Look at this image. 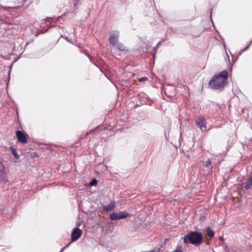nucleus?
<instances>
[{"mask_svg":"<svg viewBox=\"0 0 252 252\" xmlns=\"http://www.w3.org/2000/svg\"><path fill=\"white\" fill-rule=\"evenodd\" d=\"M64 38L66 40H67L68 41H69V42H72L71 41V40H70V39H68V38L67 37L65 36V37H64Z\"/></svg>","mask_w":252,"mask_h":252,"instance_id":"obj_17","label":"nucleus"},{"mask_svg":"<svg viewBox=\"0 0 252 252\" xmlns=\"http://www.w3.org/2000/svg\"><path fill=\"white\" fill-rule=\"evenodd\" d=\"M119 214L116 213H113L110 216V218L112 220H119Z\"/></svg>","mask_w":252,"mask_h":252,"instance_id":"obj_10","label":"nucleus"},{"mask_svg":"<svg viewBox=\"0 0 252 252\" xmlns=\"http://www.w3.org/2000/svg\"><path fill=\"white\" fill-rule=\"evenodd\" d=\"M248 47H249V46L247 47L246 48V49H245L244 50H246V49H248Z\"/></svg>","mask_w":252,"mask_h":252,"instance_id":"obj_20","label":"nucleus"},{"mask_svg":"<svg viewBox=\"0 0 252 252\" xmlns=\"http://www.w3.org/2000/svg\"><path fill=\"white\" fill-rule=\"evenodd\" d=\"M206 233L207 235L210 238H212L214 236V231L211 229L210 227H208L206 229Z\"/></svg>","mask_w":252,"mask_h":252,"instance_id":"obj_9","label":"nucleus"},{"mask_svg":"<svg viewBox=\"0 0 252 252\" xmlns=\"http://www.w3.org/2000/svg\"><path fill=\"white\" fill-rule=\"evenodd\" d=\"M119 36V32L118 31H114L110 33L109 37V40L110 43L113 46H115L118 42Z\"/></svg>","mask_w":252,"mask_h":252,"instance_id":"obj_4","label":"nucleus"},{"mask_svg":"<svg viewBox=\"0 0 252 252\" xmlns=\"http://www.w3.org/2000/svg\"><path fill=\"white\" fill-rule=\"evenodd\" d=\"M66 248V247H63V249H61V250L59 252H63Z\"/></svg>","mask_w":252,"mask_h":252,"instance_id":"obj_18","label":"nucleus"},{"mask_svg":"<svg viewBox=\"0 0 252 252\" xmlns=\"http://www.w3.org/2000/svg\"><path fill=\"white\" fill-rule=\"evenodd\" d=\"M129 216L128 213H126L123 212H121L119 213V220L125 219L127 217Z\"/></svg>","mask_w":252,"mask_h":252,"instance_id":"obj_11","label":"nucleus"},{"mask_svg":"<svg viewBox=\"0 0 252 252\" xmlns=\"http://www.w3.org/2000/svg\"><path fill=\"white\" fill-rule=\"evenodd\" d=\"M115 206V202L114 201H111L109 204L107 205H105L103 207L104 210L109 212L113 209Z\"/></svg>","mask_w":252,"mask_h":252,"instance_id":"obj_8","label":"nucleus"},{"mask_svg":"<svg viewBox=\"0 0 252 252\" xmlns=\"http://www.w3.org/2000/svg\"><path fill=\"white\" fill-rule=\"evenodd\" d=\"M245 188L246 189H249L252 188V172L251 173V175L248 178L245 183Z\"/></svg>","mask_w":252,"mask_h":252,"instance_id":"obj_7","label":"nucleus"},{"mask_svg":"<svg viewBox=\"0 0 252 252\" xmlns=\"http://www.w3.org/2000/svg\"><path fill=\"white\" fill-rule=\"evenodd\" d=\"M72 241H70V243H69V244H68L66 246V248H67V247L69 245V244H70L71 243H72Z\"/></svg>","mask_w":252,"mask_h":252,"instance_id":"obj_19","label":"nucleus"},{"mask_svg":"<svg viewBox=\"0 0 252 252\" xmlns=\"http://www.w3.org/2000/svg\"><path fill=\"white\" fill-rule=\"evenodd\" d=\"M195 123L202 131L204 132L206 131L207 122L204 116H199L195 120Z\"/></svg>","mask_w":252,"mask_h":252,"instance_id":"obj_3","label":"nucleus"},{"mask_svg":"<svg viewBox=\"0 0 252 252\" xmlns=\"http://www.w3.org/2000/svg\"><path fill=\"white\" fill-rule=\"evenodd\" d=\"M228 78V72L223 70L213 76L209 82V86L212 89H222L226 85Z\"/></svg>","mask_w":252,"mask_h":252,"instance_id":"obj_1","label":"nucleus"},{"mask_svg":"<svg viewBox=\"0 0 252 252\" xmlns=\"http://www.w3.org/2000/svg\"><path fill=\"white\" fill-rule=\"evenodd\" d=\"M202 162L203 163L204 166L206 167H209L211 164V161L210 159H208L206 161H202Z\"/></svg>","mask_w":252,"mask_h":252,"instance_id":"obj_14","label":"nucleus"},{"mask_svg":"<svg viewBox=\"0 0 252 252\" xmlns=\"http://www.w3.org/2000/svg\"><path fill=\"white\" fill-rule=\"evenodd\" d=\"M116 47L121 51H126V47L121 43H119L118 42L115 45Z\"/></svg>","mask_w":252,"mask_h":252,"instance_id":"obj_12","label":"nucleus"},{"mask_svg":"<svg viewBox=\"0 0 252 252\" xmlns=\"http://www.w3.org/2000/svg\"><path fill=\"white\" fill-rule=\"evenodd\" d=\"M16 136L18 141L22 144H26L27 143L28 135L24 133L20 130H17L16 131Z\"/></svg>","mask_w":252,"mask_h":252,"instance_id":"obj_5","label":"nucleus"},{"mask_svg":"<svg viewBox=\"0 0 252 252\" xmlns=\"http://www.w3.org/2000/svg\"><path fill=\"white\" fill-rule=\"evenodd\" d=\"M203 242V237L201 233L190 231L184 237L185 244L190 243L193 245H199Z\"/></svg>","mask_w":252,"mask_h":252,"instance_id":"obj_2","label":"nucleus"},{"mask_svg":"<svg viewBox=\"0 0 252 252\" xmlns=\"http://www.w3.org/2000/svg\"><path fill=\"white\" fill-rule=\"evenodd\" d=\"M11 151L12 154L15 156V157L16 158L18 159L19 158V156L17 154V151H16V150L15 149L13 148V147H11Z\"/></svg>","mask_w":252,"mask_h":252,"instance_id":"obj_13","label":"nucleus"},{"mask_svg":"<svg viewBox=\"0 0 252 252\" xmlns=\"http://www.w3.org/2000/svg\"><path fill=\"white\" fill-rule=\"evenodd\" d=\"M148 80V78L146 77H141V78H139L138 79V81H139L140 82H145V81H147Z\"/></svg>","mask_w":252,"mask_h":252,"instance_id":"obj_15","label":"nucleus"},{"mask_svg":"<svg viewBox=\"0 0 252 252\" xmlns=\"http://www.w3.org/2000/svg\"><path fill=\"white\" fill-rule=\"evenodd\" d=\"M97 184V180L95 179H94L92 180L90 183V185L91 186H94Z\"/></svg>","mask_w":252,"mask_h":252,"instance_id":"obj_16","label":"nucleus"},{"mask_svg":"<svg viewBox=\"0 0 252 252\" xmlns=\"http://www.w3.org/2000/svg\"><path fill=\"white\" fill-rule=\"evenodd\" d=\"M82 234V231L78 228H75L71 233L72 241H75L78 239Z\"/></svg>","mask_w":252,"mask_h":252,"instance_id":"obj_6","label":"nucleus"}]
</instances>
